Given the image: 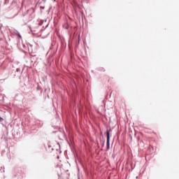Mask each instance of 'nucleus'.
Returning <instances> with one entry per match:
<instances>
[{
	"label": "nucleus",
	"instance_id": "obj_2",
	"mask_svg": "<svg viewBox=\"0 0 179 179\" xmlns=\"http://www.w3.org/2000/svg\"><path fill=\"white\" fill-rule=\"evenodd\" d=\"M2 121H3V118L0 117V122H2Z\"/></svg>",
	"mask_w": 179,
	"mask_h": 179
},
{
	"label": "nucleus",
	"instance_id": "obj_3",
	"mask_svg": "<svg viewBox=\"0 0 179 179\" xmlns=\"http://www.w3.org/2000/svg\"><path fill=\"white\" fill-rule=\"evenodd\" d=\"M18 37H19L20 38H22V36H20V34H18Z\"/></svg>",
	"mask_w": 179,
	"mask_h": 179
},
{
	"label": "nucleus",
	"instance_id": "obj_4",
	"mask_svg": "<svg viewBox=\"0 0 179 179\" xmlns=\"http://www.w3.org/2000/svg\"><path fill=\"white\" fill-rule=\"evenodd\" d=\"M78 179H80V178H78Z\"/></svg>",
	"mask_w": 179,
	"mask_h": 179
},
{
	"label": "nucleus",
	"instance_id": "obj_1",
	"mask_svg": "<svg viewBox=\"0 0 179 179\" xmlns=\"http://www.w3.org/2000/svg\"><path fill=\"white\" fill-rule=\"evenodd\" d=\"M106 136H107V141H106V149L108 150H110V131H106Z\"/></svg>",
	"mask_w": 179,
	"mask_h": 179
}]
</instances>
